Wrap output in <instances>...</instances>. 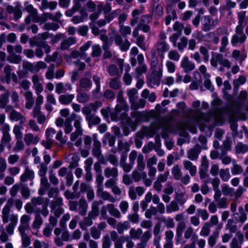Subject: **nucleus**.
<instances>
[{
  "mask_svg": "<svg viewBox=\"0 0 248 248\" xmlns=\"http://www.w3.org/2000/svg\"><path fill=\"white\" fill-rule=\"evenodd\" d=\"M248 93L246 90L240 92L238 99L235 102L234 106L236 108V110L232 112L233 114L235 115L239 113V110L243 105L244 101L246 99Z\"/></svg>",
  "mask_w": 248,
  "mask_h": 248,
  "instance_id": "nucleus-1",
  "label": "nucleus"
},
{
  "mask_svg": "<svg viewBox=\"0 0 248 248\" xmlns=\"http://www.w3.org/2000/svg\"><path fill=\"white\" fill-rule=\"evenodd\" d=\"M181 66L184 69L186 73L190 72L194 69L195 65L194 63L190 62L187 56H184L181 62Z\"/></svg>",
  "mask_w": 248,
  "mask_h": 248,
  "instance_id": "nucleus-2",
  "label": "nucleus"
},
{
  "mask_svg": "<svg viewBox=\"0 0 248 248\" xmlns=\"http://www.w3.org/2000/svg\"><path fill=\"white\" fill-rule=\"evenodd\" d=\"M103 203L102 201H94L92 204V211L88 213L89 218L94 219L99 214V204Z\"/></svg>",
  "mask_w": 248,
  "mask_h": 248,
  "instance_id": "nucleus-3",
  "label": "nucleus"
},
{
  "mask_svg": "<svg viewBox=\"0 0 248 248\" xmlns=\"http://www.w3.org/2000/svg\"><path fill=\"white\" fill-rule=\"evenodd\" d=\"M43 223V219L40 215V209L38 208L35 212V218L32 223V228L35 229H38L40 228Z\"/></svg>",
  "mask_w": 248,
  "mask_h": 248,
  "instance_id": "nucleus-4",
  "label": "nucleus"
},
{
  "mask_svg": "<svg viewBox=\"0 0 248 248\" xmlns=\"http://www.w3.org/2000/svg\"><path fill=\"white\" fill-rule=\"evenodd\" d=\"M26 10L28 12L31 13L32 17V20L35 23H38L40 20V17L38 16V11L34 8L32 4H29L26 7Z\"/></svg>",
  "mask_w": 248,
  "mask_h": 248,
  "instance_id": "nucleus-5",
  "label": "nucleus"
},
{
  "mask_svg": "<svg viewBox=\"0 0 248 248\" xmlns=\"http://www.w3.org/2000/svg\"><path fill=\"white\" fill-rule=\"evenodd\" d=\"M88 204L84 198H81L79 201V214L82 216H85L87 213Z\"/></svg>",
  "mask_w": 248,
  "mask_h": 248,
  "instance_id": "nucleus-6",
  "label": "nucleus"
},
{
  "mask_svg": "<svg viewBox=\"0 0 248 248\" xmlns=\"http://www.w3.org/2000/svg\"><path fill=\"white\" fill-rule=\"evenodd\" d=\"M74 95L72 94L64 95L62 94L59 96V100L62 105H69L72 101Z\"/></svg>",
  "mask_w": 248,
  "mask_h": 248,
  "instance_id": "nucleus-7",
  "label": "nucleus"
},
{
  "mask_svg": "<svg viewBox=\"0 0 248 248\" xmlns=\"http://www.w3.org/2000/svg\"><path fill=\"white\" fill-rule=\"evenodd\" d=\"M229 123L230 124V128L232 132H234V136H236L238 132L237 131L238 129V124H237V119L236 117H234L233 118H230L229 119Z\"/></svg>",
  "mask_w": 248,
  "mask_h": 248,
  "instance_id": "nucleus-8",
  "label": "nucleus"
},
{
  "mask_svg": "<svg viewBox=\"0 0 248 248\" xmlns=\"http://www.w3.org/2000/svg\"><path fill=\"white\" fill-rule=\"evenodd\" d=\"M152 72L150 74V76L147 78V84L148 87H152L150 84L156 85V79L158 78V75L156 73V70H152Z\"/></svg>",
  "mask_w": 248,
  "mask_h": 248,
  "instance_id": "nucleus-9",
  "label": "nucleus"
},
{
  "mask_svg": "<svg viewBox=\"0 0 248 248\" xmlns=\"http://www.w3.org/2000/svg\"><path fill=\"white\" fill-rule=\"evenodd\" d=\"M86 119L88 122L89 127H91L93 125L98 124L101 122V119L98 116H87Z\"/></svg>",
  "mask_w": 248,
  "mask_h": 248,
  "instance_id": "nucleus-10",
  "label": "nucleus"
},
{
  "mask_svg": "<svg viewBox=\"0 0 248 248\" xmlns=\"http://www.w3.org/2000/svg\"><path fill=\"white\" fill-rule=\"evenodd\" d=\"M10 93L8 91H6L2 94L0 98V108H3L5 107L6 104L9 102Z\"/></svg>",
  "mask_w": 248,
  "mask_h": 248,
  "instance_id": "nucleus-11",
  "label": "nucleus"
},
{
  "mask_svg": "<svg viewBox=\"0 0 248 248\" xmlns=\"http://www.w3.org/2000/svg\"><path fill=\"white\" fill-rule=\"evenodd\" d=\"M248 151V145L242 142H238L235 146V152L237 154H244Z\"/></svg>",
  "mask_w": 248,
  "mask_h": 248,
  "instance_id": "nucleus-12",
  "label": "nucleus"
},
{
  "mask_svg": "<svg viewBox=\"0 0 248 248\" xmlns=\"http://www.w3.org/2000/svg\"><path fill=\"white\" fill-rule=\"evenodd\" d=\"M158 63V59L155 51L151 52V60L150 62V68L151 70H155Z\"/></svg>",
  "mask_w": 248,
  "mask_h": 248,
  "instance_id": "nucleus-13",
  "label": "nucleus"
},
{
  "mask_svg": "<svg viewBox=\"0 0 248 248\" xmlns=\"http://www.w3.org/2000/svg\"><path fill=\"white\" fill-rule=\"evenodd\" d=\"M79 85L82 88L90 89L92 87V82L87 78H82L79 81Z\"/></svg>",
  "mask_w": 248,
  "mask_h": 248,
  "instance_id": "nucleus-14",
  "label": "nucleus"
},
{
  "mask_svg": "<svg viewBox=\"0 0 248 248\" xmlns=\"http://www.w3.org/2000/svg\"><path fill=\"white\" fill-rule=\"evenodd\" d=\"M216 58L217 60L219 61L220 64L222 65L224 67L228 68L231 67V62L227 59H223V56L222 54H218L216 56Z\"/></svg>",
  "mask_w": 248,
  "mask_h": 248,
  "instance_id": "nucleus-15",
  "label": "nucleus"
},
{
  "mask_svg": "<svg viewBox=\"0 0 248 248\" xmlns=\"http://www.w3.org/2000/svg\"><path fill=\"white\" fill-rule=\"evenodd\" d=\"M222 192L224 195L233 196L234 194V189L230 187L227 184H224L222 187Z\"/></svg>",
  "mask_w": 248,
  "mask_h": 248,
  "instance_id": "nucleus-16",
  "label": "nucleus"
},
{
  "mask_svg": "<svg viewBox=\"0 0 248 248\" xmlns=\"http://www.w3.org/2000/svg\"><path fill=\"white\" fill-rule=\"evenodd\" d=\"M171 172L173 175L175 179L176 180H179L182 176L181 169L178 165H176L173 167L172 168Z\"/></svg>",
  "mask_w": 248,
  "mask_h": 248,
  "instance_id": "nucleus-17",
  "label": "nucleus"
},
{
  "mask_svg": "<svg viewBox=\"0 0 248 248\" xmlns=\"http://www.w3.org/2000/svg\"><path fill=\"white\" fill-rule=\"evenodd\" d=\"M186 228V224L184 221L180 222L176 228V237H180L182 236L183 232Z\"/></svg>",
  "mask_w": 248,
  "mask_h": 248,
  "instance_id": "nucleus-18",
  "label": "nucleus"
},
{
  "mask_svg": "<svg viewBox=\"0 0 248 248\" xmlns=\"http://www.w3.org/2000/svg\"><path fill=\"white\" fill-rule=\"evenodd\" d=\"M7 60L12 63L19 64L21 61V57L20 55L12 54L11 57H8Z\"/></svg>",
  "mask_w": 248,
  "mask_h": 248,
  "instance_id": "nucleus-19",
  "label": "nucleus"
},
{
  "mask_svg": "<svg viewBox=\"0 0 248 248\" xmlns=\"http://www.w3.org/2000/svg\"><path fill=\"white\" fill-rule=\"evenodd\" d=\"M102 50L98 45H94L92 46V52L91 55L93 57H97L100 56Z\"/></svg>",
  "mask_w": 248,
  "mask_h": 248,
  "instance_id": "nucleus-20",
  "label": "nucleus"
},
{
  "mask_svg": "<svg viewBox=\"0 0 248 248\" xmlns=\"http://www.w3.org/2000/svg\"><path fill=\"white\" fill-rule=\"evenodd\" d=\"M219 174L222 180L224 182L228 181L230 177L229 169H221Z\"/></svg>",
  "mask_w": 248,
  "mask_h": 248,
  "instance_id": "nucleus-21",
  "label": "nucleus"
},
{
  "mask_svg": "<svg viewBox=\"0 0 248 248\" xmlns=\"http://www.w3.org/2000/svg\"><path fill=\"white\" fill-rule=\"evenodd\" d=\"M142 233L141 229L139 228L137 230H135L134 228H132L130 231V234L132 238L134 239H138L140 237Z\"/></svg>",
  "mask_w": 248,
  "mask_h": 248,
  "instance_id": "nucleus-22",
  "label": "nucleus"
},
{
  "mask_svg": "<svg viewBox=\"0 0 248 248\" xmlns=\"http://www.w3.org/2000/svg\"><path fill=\"white\" fill-rule=\"evenodd\" d=\"M151 236L152 234L150 230H148L145 232L141 236V242L140 243L146 246L147 242L149 241V239L151 237Z\"/></svg>",
  "mask_w": 248,
  "mask_h": 248,
  "instance_id": "nucleus-23",
  "label": "nucleus"
},
{
  "mask_svg": "<svg viewBox=\"0 0 248 248\" xmlns=\"http://www.w3.org/2000/svg\"><path fill=\"white\" fill-rule=\"evenodd\" d=\"M121 82L117 78H112L109 82V87L113 90H118L120 88Z\"/></svg>",
  "mask_w": 248,
  "mask_h": 248,
  "instance_id": "nucleus-24",
  "label": "nucleus"
},
{
  "mask_svg": "<svg viewBox=\"0 0 248 248\" xmlns=\"http://www.w3.org/2000/svg\"><path fill=\"white\" fill-rule=\"evenodd\" d=\"M59 28V25L55 23H46L45 24L44 29L47 31H57Z\"/></svg>",
  "mask_w": 248,
  "mask_h": 248,
  "instance_id": "nucleus-25",
  "label": "nucleus"
},
{
  "mask_svg": "<svg viewBox=\"0 0 248 248\" xmlns=\"http://www.w3.org/2000/svg\"><path fill=\"white\" fill-rule=\"evenodd\" d=\"M210 224L208 222H205L204 226L202 227L201 231L200 232V234L201 236H207L210 232Z\"/></svg>",
  "mask_w": 248,
  "mask_h": 248,
  "instance_id": "nucleus-26",
  "label": "nucleus"
},
{
  "mask_svg": "<svg viewBox=\"0 0 248 248\" xmlns=\"http://www.w3.org/2000/svg\"><path fill=\"white\" fill-rule=\"evenodd\" d=\"M42 41L40 37H37V36H35L33 38L30 39L29 43L31 46H37L38 47H40Z\"/></svg>",
  "mask_w": 248,
  "mask_h": 248,
  "instance_id": "nucleus-27",
  "label": "nucleus"
},
{
  "mask_svg": "<svg viewBox=\"0 0 248 248\" xmlns=\"http://www.w3.org/2000/svg\"><path fill=\"white\" fill-rule=\"evenodd\" d=\"M21 195L26 199L29 198L30 196V191L28 186L25 185H22L21 188Z\"/></svg>",
  "mask_w": 248,
  "mask_h": 248,
  "instance_id": "nucleus-28",
  "label": "nucleus"
},
{
  "mask_svg": "<svg viewBox=\"0 0 248 248\" xmlns=\"http://www.w3.org/2000/svg\"><path fill=\"white\" fill-rule=\"evenodd\" d=\"M70 217L69 214L64 215L60 219L59 224L61 228L65 229L66 227V223L70 219Z\"/></svg>",
  "mask_w": 248,
  "mask_h": 248,
  "instance_id": "nucleus-29",
  "label": "nucleus"
},
{
  "mask_svg": "<svg viewBox=\"0 0 248 248\" xmlns=\"http://www.w3.org/2000/svg\"><path fill=\"white\" fill-rule=\"evenodd\" d=\"M158 45L161 46V47H158L157 48V50L158 52H162V53H165V52L169 50L170 48V46L165 41L160 42L158 43Z\"/></svg>",
  "mask_w": 248,
  "mask_h": 248,
  "instance_id": "nucleus-30",
  "label": "nucleus"
},
{
  "mask_svg": "<svg viewBox=\"0 0 248 248\" xmlns=\"http://www.w3.org/2000/svg\"><path fill=\"white\" fill-rule=\"evenodd\" d=\"M10 117L12 120H15L16 122L21 120L23 118V116L21 113L17 112L16 110L14 109L11 112Z\"/></svg>",
  "mask_w": 248,
  "mask_h": 248,
  "instance_id": "nucleus-31",
  "label": "nucleus"
},
{
  "mask_svg": "<svg viewBox=\"0 0 248 248\" xmlns=\"http://www.w3.org/2000/svg\"><path fill=\"white\" fill-rule=\"evenodd\" d=\"M120 27V32L124 37H125L127 35L131 34V30L129 26H124V25H122Z\"/></svg>",
  "mask_w": 248,
  "mask_h": 248,
  "instance_id": "nucleus-32",
  "label": "nucleus"
},
{
  "mask_svg": "<svg viewBox=\"0 0 248 248\" xmlns=\"http://www.w3.org/2000/svg\"><path fill=\"white\" fill-rule=\"evenodd\" d=\"M108 72L111 76H116L119 73L118 69L115 64H111L108 66Z\"/></svg>",
  "mask_w": 248,
  "mask_h": 248,
  "instance_id": "nucleus-33",
  "label": "nucleus"
},
{
  "mask_svg": "<svg viewBox=\"0 0 248 248\" xmlns=\"http://www.w3.org/2000/svg\"><path fill=\"white\" fill-rule=\"evenodd\" d=\"M91 234L93 238L98 239L100 236V231L96 229L95 226H93L91 228Z\"/></svg>",
  "mask_w": 248,
  "mask_h": 248,
  "instance_id": "nucleus-34",
  "label": "nucleus"
},
{
  "mask_svg": "<svg viewBox=\"0 0 248 248\" xmlns=\"http://www.w3.org/2000/svg\"><path fill=\"white\" fill-rule=\"evenodd\" d=\"M145 37L143 35H140L137 38V45L141 49L145 50V44L144 42Z\"/></svg>",
  "mask_w": 248,
  "mask_h": 248,
  "instance_id": "nucleus-35",
  "label": "nucleus"
},
{
  "mask_svg": "<svg viewBox=\"0 0 248 248\" xmlns=\"http://www.w3.org/2000/svg\"><path fill=\"white\" fill-rule=\"evenodd\" d=\"M168 57L170 60L178 61L180 58V55L176 50H170L169 52Z\"/></svg>",
  "mask_w": 248,
  "mask_h": 248,
  "instance_id": "nucleus-36",
  "label": "nucleus"
},
{
  "mask_svg": "<svg viewBox=\"0 0 248 248\" xmlns=\"http://www.w3.org/2000/svg\"><path fill=\"white\" fill-rule=\"evenodd\" d=\"M88 99V95L85 93H78L77 95V101L79 103H84Z\"/></svg>",
  "mask_w": 248,
  "mask_h": 248,
  "instance_id": "nucleus-37",
  "label": "nucleus"
},
{
  "mask_svg": "<svg viewBox=\"0 0 248 248\" xmlns=\"http://www.w3.org/2000/svg\"><path fill=\"white\" fill-rule=\"evenodd\" d=\"M24 173L30 180H32L34 177V171L31 170L28 166L26 167Z\"/></svg>",
  "mask_w": 248,
  "mask_h": 248,
  "instance_id": "nucleus-38",
  "label": "nucleus"
},
{
  "mask_svg": "<svg viewBox=\"0 0 248 248\" xmlns=\"http://www.w3.org/2000/svg\"><path fill=\"white\" fill-rule=\"evenodd\" d=\"M88 30L89 28L87 25L80 26L78 27V33L80 35L85 36L87 35Z\"/></svg>",
  "mask_w": 248,
  "mask_h": 248,
  "instance_id": "nucleus-39",
  "label": "nucleus"
},
{
  "mask_svg": "<svg viewBox=\"0 0 248 248\" xmlns=\"http://www.w3.org/2000/svg\"><path fill=\"white\" fill-rule=\"evenodd\" d=\"M58 56V53L55 52L53 53L52 55H47L45 61L46 62H55Z\"/></svg>",
  "mask_w": 248,
  "mask_h": 248,
  "instance_id": "nucleus-40",
  "label": "nucleus"
},
{
  "mask_svg": "<svg viewBox=\"0 0 248 248\" xmlns=\"http://www.w3.org/2000/svg\"><path fill=\"white\" fill-rule=\"evenodd\" d=\"M91 43H92L91 41H88L79 48L80 51L82 53V56L86 55L85 52L86 51H87L89 48V47H90V46L91 45Z\"/></svg>",
  "mask_w": 248,
  "mask_h": 248,
  "instance_id": "nucleus-41",
  "label": "nucleus"
},
{
  "mask_svg": "<svg viewBox=\"0 0 248 248\" xmlns=\"http://www.w3.org/2000/svg\"><path fill=\"white\" fill-rule=\"evenodd\" d=\"M111 244L109 237L106 235L103 237L102 248H109Z\"/></svg>",
  "mask_w": 248,
  "mask_h": 248,
  "instance_id": "nucleus-42",
  "label": "nucleus"
},
{
  "mask_svg": "<svg viewBox=\"0 0 248 248\" xmlns=\"http://www.w3.org/2000/svg\"><path fill=\"white\" fill-rule=\"evenodd\" d=\"M184 193H176L175 200L178 202V203L182 205L186 202V200L184 199Z\"/></svg>",
  "mask_w": 248,
  "mask_h": 248,
  "instance_id": "nucleus-43",
  "label": "nucleus"
},
{
  "mask_svg": "<svg viewBox=\"0 0 248 248\" xmlns=\"http://www.w3.org/2000/svg\"><path fill=\"white\" fill-rule=\"evenodd\" d=\"M184 25L177 21H176L173 25V29L174 31H178L177 32H179V33H180L181 34Z\"/></svg>",
  "mask_w": 248,
  "mask_h": 248,
  "instance_id": "nucleus-44",
  "label": "nucleus"
},
{
  "mask_svg": "<svg viewBox=\"0 0 248 248\" xmlns=\"http://www.w3.org/2000/svg\"><path fill=\"white\" fill-rule=\"evenodd\" d=\"M22 246L25 248H27L31 243L30 237L26 234L25 236H22Z\"/></svg>",
  "mask_w": 248,
  "mask_h": 248,
  "instance_id": "nucleus-45",
  "label": "nucleus"
},
{
  "mask_svg": "<svg viewBox=\"0 0 248 248\" xmlns=\"http://www.w3.org/2000/svg\"><path fill=\"white\" fill-rule=\"evenodd\" d=\"M178 130L181 131V132L179 134L180 136L184 137L186 139H188V142H189L190 136L189 134L186 131V129L179 126L178 127Z\"/></svg>",
  "mask_w": 248,
  "mask_h": 248,
  "instance_id": "nucleus-46",
  "label": "nucleus"
},
{
  "mask_svg": "<svg viewBox=\"0 0 248 248\" xmlns=\"http://www.w3.org/2000/svg\"><path fill=\"white\" fill-rule=\"evenodd\" d=\"M147 66L146 64L139 65L136 68V71L137 74L139 75H141L143 73H144L147 71Z\"/></svg>",
  "mask_w": 248,
  "mask_h": 248,
  "instance_id": "nucleus-47",
  "label": "nucleus"
},
{
  "mask_svg": "<svg viewBox=\"0 0 248 248\" xmlns=\"http://www.w3.org/2000/svg\"><path fill=\"white\" fill-rule=\"evenodd\" d=\"M242 167L238 164H235L232 169V173L233 175H237L242 172Z\"/></svg>",
  "mask_w": 248,
  "mask_h": 248,
  "instance_id": "nucleus-48",
  "label": "nucleus"
},
{
  "mask_svg": "<svg viewBox=\"0 0 248 248\" xmlns=\"http://www.w3.org/2000/svg\"><path fill=\"white\" fill-rule=\"evenodd\" d=\"M109 162L114 166L118 165V160L115 155L110 154L108 155V158Z\"/></svg>",
  "mask_w": 248,
  "mask_h": 248,
  "instance_id": "nucleus-49",
  "label": "nucleus"
},
{
  "mask_svg": "<svg viewBox=\"0 0 248 248\" xmlns=\"http://www.w3.org/2000/svg\"><path fill=\"white\" fill-rule=\"evenodd\" d=\"M90 106L94 112H96L98 108L102 106V103L101 101H96L93 103H91Z\"/></svg>",
  "mask_w": 248,
  "mask_h": 248,
  "instance_id": "nucleus-50",
  "label": "nucleus"
},
{
  "mask_svg": "<svg viewBox=\"0 0 248 248\" xmlns=\"http://www.w3.org/2000/svg\"><path fill=\"white\" fill-rule=\"evenodd\" d=\"M193 121V120H189L186 122L185 124H186L189 127L188 130L191 133L196 134L197 132V129L196 127L194 125H189L190 124H191Z\"/></svg>",
  "mask_w": 248,
  "mask_h": 248,
  "instance_id": "nucleus-51",
  "label": "nucleus"
},
{
  "mask_svg": "<svg viewBox=\"0 0 248 248\" xmlns=\"http://www.w3.org/2000/svg\"><path fill=\"white\" fill-rule=\"evenodd\" d=\"M104 96L107 99H112L115 97V93L113 91L108 89L104 92Z\"/></svg>",
  "mask_w": 248,
  "mask_h": 248,
  "instance_id": "nucleus-52",
  "label": "nucleus"
},
{
  "mask_svg": "<svg viewBox=\"0 0 248 248\" xmlns=\"http://www.w3.org/2000/svg\"><path fill=\"white\" fill-rule=\"evenodd\" d=\"M66 184L67 186H70L73 182L74 177L72 172H68L66 176Z\"/></svg>",
  "mask_w": 248,
  "mask_h": 248,
  "instance_id": "nucleus-53",
  "label": "nucleus"
},
{
  "mask_svg": "<svg viewBox=\"0 0 248 248\" xmlns=\"http://www.w3.org/2000/svg\"><path fill=\"white\" fill-rule=\"evenodd\" d=\"M35 66V72H38L40 69H44L46 67V64L43 61H39L37 62Z\"/></svg>",
  "mask_w": 248,
  "mask_h": 248,
  "instance_id": "nucleus-54",
  "label": "nucleus"
},
{
  "mask_svg": "<svg viewBox=\"0 0 248 248\" xmlns=\"http://www.w3.org/2000/svg\"><path fill=\"white\" fill-rule=\"evenodd\" d=\"M181 43L178 44V49L181 50L186 47L187 44V38L186 37H183L181 38Z\"/></svg>",
  "mask_w": 248,
  "mask_h": 248,
  "instance_id": "nucleus-55",
  "label": "nucleus"
},
{
  "mask_svg": "<svg viewBox=\"0 0 248 248\" xmlns=\"http://www.w3.org/2000/svg\"><path fill=\"white\" fill-rule=\"evenodd\" d=\"M128 219L133 223L138 222L139 220V216L137 213L129 214L128 216Z\"/></svg>",
  "mask_w": 248,
  "mask_h": 248,
  "instance_id": "nucleus-56",
  "label": "nucleus"
},
{
  "mask_svg": "<svg viewBox=\"0 0 248 248\" xmlns=\"http://www.w3.org/2000/svg\"><path fill=\"white\" fill-rule=\"evenodd\" d=\"M47 168L46 165L42 163L41 164V167L39 170V175L41 177H44L47 172Z\"/></svg>",
  "mask_w": 248,
  "mask_h": 248,
  "instance_id": "nucleus-57",
  "label": "nucleus"
},
{
  "mask_svg": "<svg viewBox=\"0 0 248 248\" xmlns=\"http://www.w3.org/2000/svg\"><path fill=\"white\" fill-rule=\"evenodd\" d=\"M166 66L168 69V71L170 73H173L175 70V65L174 63L170 61H168L166 62Z\"/></svg>",
  "mask_w": 248,
  "mask_h": 248,
  "instance_id": "nucleus-58",
  "label": "nucleus"
},
{
  "mask_svg": "<svg viewBox=\"0 0 248 248\" xmlns=\"http://www.w3.org/2000/svg\"><path fill=\"white\" fill-rule=\"evenodd\" d=\"M157 158L155 155L149 158L147 161V167H153L152 165H155L157 163Z\"/></svg>",
  "mask_w": 248,
  "mask_h": 248,
  "instance_id": "nucleus-59",
  "label": "nucleus"
},
{
  "mask_svg": "<svg viewBox=\"0 0 248 248\" xmlns=\"http://www.w3.org/2000/svg\"><path fill=\"white\" fill-rule=\"evenodd\" d=\"M155 15L157 16L158 17L161 16L163 14V8L162 6L160 4H158L155 10Z\"/></svg>",
  "mask_w": 248,
  "mask_h": 248,
  "instance_id": "nucleus-60",
  "label": "nucleus"
},
{
  "mask_svg": "<svg viewBox=\"0 0 248 248\" xmlns=\"http://www.w3.org/2000/svg\"><path fill=\"white\" fill-rule=\"evenodd\" d=\"M33 135L31 133H28L25 135L24 141L27 145H30L32 142Z\"/></svg>",
  "mask_w": 248,
  "mask_h": 248,
  "instance_id": "nucleus-61",
  "label": "nucleus"
},
{
  "mask_svg": "<svg viewBox=\"0 0 248 248\" xmlns=\"http://www.w3.org/2000/svg\"><path fill=\"white\" fill-rule=\"evenodd\" d=\"M246 15V12L243 11H240L237 13L238 24H243L244 22Z\"/></svg>",
  "mask_w": 248,
  "mask_h": 248,
  "instance_id": "nucleus-62",
  "label": "nucleus"
},
{
  "mask_svg": "<svg viewBox=\"0 0 248 248\" xmlns=\"http://www.w3.org/2000/svg\"><path fill=\"white\" fill-rule=\"evenodd\" d=\"M19 157L18 155L16 154L12 155H9L8 157V162L11 164H14L15 163L18 161Z\"/></svg>",
  "mask_w": 248,
  "mask_h": 248,
  "instance_id": "nucleus-63",
  "label": "nucleus"
},
{
  "mask_svg": "<svg viewBox=\"0 0 248 248\" xmlns=\"http://www.w3.org/2000/svg\"><path fill=\"white\" fill-rule=\"evenodd\" d=\"M197 211L200 214L201 217L204 220H206L209 217V214L205 209H198Z\"/></svg>",
  "mask_w": 248,
  "mask_h": 248,
  "instance_id": "nucleus-64",
  "label": "nucleus"
}]
</instances>
